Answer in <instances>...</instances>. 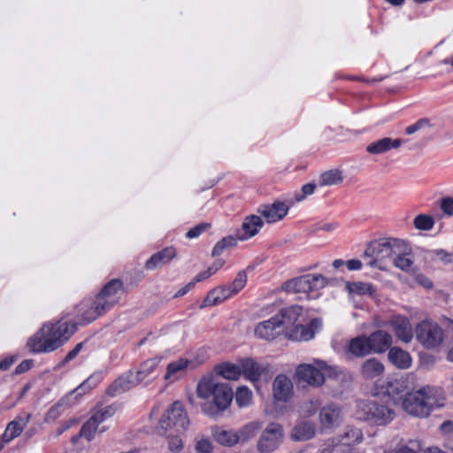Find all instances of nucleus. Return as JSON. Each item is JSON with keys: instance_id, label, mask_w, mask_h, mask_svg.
<instances>
[{"instance_id": "32", "label": "nucleus", "mask_w": 453, "mask_h": 453, "mask_svg": "<svg viewBox=\"0 0 453 453\" xmlns=\"http://www.w3.org/2000/svg\"><path fill=\"white\" fill-rule=\"evenodd\" d=\"M367 339L372 353H383L388 349L392 344L391 335L382 330L373 332Z\"/></svg>"}, {"instance_id": "39", "label": "nucleus", "mask_w": 453, "mask_h": 453, "mask_svg": "<svg viewBox=\"0 0 453 453\" xmlns=\"http://www.w3.org/2000/svg\"><path fill=\"white\" fill-rule=\"evenodd\" d=\"M389 361L399 369H408L411 365V357L409 352L398 348H391L388 351Z\"/></svg>"}, {"instance_id": "51", "label": "nucleus", "mask_w": 453, "mask_h": 453, "mask_svg": "<svg viewBox=\"0 0 453 453\" xmlns=\"http://www.w3.org/2000/svg\"><path fill=\"white\" fill-rule=\"evenodd\" d=\"M414 226L418 230H431L434 225V220L431 216L419 214L414 219Z\"/></svg>"}, {"instance_id": "6", "label": "nucleus", "mask_w": 453, "mask_h": 453, "mask_svg": "<svg viewBox=\"0 0 453 453\" xmlns=\"http://www.w3.org/2000/svg\"><path fill=\"white\" fill-rule=\"evenodd\" d=\"M326 284V278L321 274H306L287 281L284 289L289 293H302L309 298H314L317 296L316 293Z\"/></svg>"}, {"instance_id": "48", "label": "nucleus", "mask_w": 453, "mask_h": 453, "mask_svg": "<svg viewBox=\"0 0 453 453\" xmlns=\"http://www.w3.org/2000/svg\"><path fill=\"white\" fill-rule=\"evenodd\" d=\"M319 405L320 403L318 399L305 401L300 406L299 413L303 418L311 417L317 412Z\"/></svg>"}, {"instance_id": "47", "label": "nucleus", "mask_w": 453, "mask_h": 453, "mask_svg": "<svg viewBox=\"0 0 453 453\" xmlns=\"http://www.w3.org/2000/svg\"><path fill=\"white\" fill-rule=\"evenodd\" d=\"M410 251L411 247L409 246V250L406 253H399V255H395L393 258L394 265L403 271L410 272L413 265V261L407 257Z\"/></svg>"}, {"instance_id": "16", "label": "nucleus", "mask_w": 453, "mask_h": 453, "mask_svg": "<svg viewBox=\"0 0 453 453\" xmlns=\"http://www.w3.org/2000/svg\"><path fill=\"white\" fill-rule=\"evenodd\" d=\"M42 327H47L46 334L50 342H55L57 349L76 331L77 324L58 321L56 324H46Z\"/></svg>"}, {"instance_id": "63", "label": "nucleus", "mask_w": 453, "mask_h": 453, "mask_svg": "<svg viewBox=\"0 0 453 453\" xmlns=\"http://www.w3.org/2000/svg\"><path fill=\"white\" fill-rule=\"evenodd\" d=\"M417 281L426 288H431L433 287L432 281L423 274H418L416 277Z\"/></svg>"}, {"instance_id": "15", "label": "nucleus", "mask_w": 453, "mask_h": 453, "mask_svg": "<svg viewBox=\"0 0 453 453\" xmlns=\"http://www.w3.org/2000/svg\"><path fill=\"white\" fill-rule=\"evenodd\" d=\"M99 383V376L92 375L88 377L84 382H82L78 388H75L70 395L66 397L61 399L57 404L52 406L47 413V420L56 419L61 414L63 411V407L67 401H69L72 397H77L78 395H81L88 392L91 388H95Z\"/></svg>"}, {"instance_id": "64", "label": "nucleus", "mask_w": 453, "mask_h": 453, "mask_svg": "<svg viewBox=\"0 0 453 453\" xmlns=\"http://www.w3.org/2000/svg\"><path fill=\"white\" fill-rule=\"evenodd\" d=\"M441 431L443 434H452L453 433V421H450V420L444 421L441 425Z\"/></svg>"}, {"instance_id": "45", "label": "nucleus", "mask_w": 453, "mask_h": 453, "mask_svg": "<svg viewBox=\"0 0 453 453\" xmlns=\"http://www.w3.org/2000/svg\"><path fill=\"white\" fill-rule=\"evenodd\" d=\"M427 257L433 261L442 263L443 265H453V252H448L444 250L428 251Z\"/></svg>"}, {"instance_id": "36", "label": "nucleus", "mask_w": 453, "mask_h": 453, "mask_svg": "<svg viewBox=\"0 0 453 453\" xmlns=\"http://www.w3.org/2000/svg\"><path fill=\"white\" fill-rule=\"evenodd\" d=\"M317 323V320H313L311 326H303L301 323H298L286 331L285 335L287 338L296 342L309 341L314 336V331L311 326Z\"/></svg>"}, {"instance_id": "34", "label": "nucleus", "mask_w": 453, "mask_h": 453, "mask_svg": "<svg viewBox=\"0 0 453 453\" xmlns=\"http://www.w3.org/2000/svg\"><path fill=\"white\" fill-rule=\"evenodd\" d=\"M403 144L401 139H392L390 137H384L371 142L366 147V151L372 155L383 154L389 151L392 149H398Z\"/></svg>"}, {"instance_id": "58", "label": "nucleus", "mask_w": 453, "mask_h": 453, "mask_svg": "<svg viewBox=\"0 0 453 453\" xmlns=\"http://www.w3.org/2000/svg\"><path fill=\"white\" fill-rule=\"evenodd\" d=\"M441 208L447 215L453 216V198L448 197L442 199Z\"/></svg>"}, {"instance_id": "30", "label": "nucleus", "mask_w": 453, "mask_h": 453, "mask_svg": "<svg viewBox=\"0 0 453 453\" xmlns=\"http://www.w3.org/2000/svg\"><path fill=\"white\" fill-rule=\"evenodd\" d=\"M211 433L214 441L223 447H233L239 443L237 431L234 429L216 426L211 428Z\"/></svg>"}, {"instance_id": "27", "label": "nucleus", "mask_w": 453, "mask_h": 453, "mask_svg": "<svg viewBox=\"0 0 453 453\" xmlns=\"http://www.w3.org/2000/svg\"><path fill=\"white\" fill-rule=\"evenodd\" d=\"M302 313V307L298 305H292L290 307L282 309L280 313L275 315L280 320V326L284 334L286 331L296 326Z\"/></svg>"}, {"instance_id": "55", "label": "nucleus", "mask_w": 453, "mask_h": 453, "mask_svg": "<svg viewBox=\"0 0 453 453\" xmlns=\"http://www.w3.org/2000/svg\"><path fill=\"white\" fill-rule=\"evenodd\" d=\"M315 188L316 185L313 183H308L303 185L302 187L301 191L295 194L293 202H301L304 200L307 196H310L314 193Z\"/></svg>"}, {"instance_id": "49", "label": "nucleus", "mask_w": 453, "mask_h": 453, "mask_svg": "<svg viewBox=\"0 0 453 453\" xmlns=\"http://www.w3.org/2000/svg\"><path fill=\"white\" fill-rule=\"evenodd\" d=\"M252 400V392L245 386L238 388L235 394V401L240 407L248 406Z\"/></svg>"}, {"instance_id": "46", "label": "nucleus", "mask_w": 453, "mask_h": 453, "mask_svg": "<svg viewBox=\"0 0 453 453\" xmlns=\"http://www.w3.org/2000/svg\"><path fill=\"white\" fill-rule=\"evenodd\" d=\"M237 236H226L218 242L211 252L212 257L219 256L225 250L234 247L237 244Z\"/></svg>"}, {"instance_id": "18", "label": "nucleus", "mask_w": 453, "mask_h": 453, "mask_svg": "<svg viewBox=\"0 0 453 453\" xmlns=\"http://www.w3.org/2000/svg\"><path fill=\"white\" fill-rule=\"evenodd\" d=\"M401 406L406 413L413 417L421 418L429 417L424 398L421 394L418 393V389L415 391L413 389L407 394L403 399Z\"/></svg>"}, {"instance_id": "28", "label": "nucleus", "mask_w": 453, "mask_h": 453, "mask_svg": "<svg viewBox=\"0 0 453 453\" xmlns=\"http://www.w3.org/2000/svg\"><path fill=\"white\" fill-rule=\"evenodd\" d=\"M190 365L191 361L183 357L169 363L166 366L164 380L170 383L177 381L187 374L188 367Z\"/></svg>"}, {"instance_id": "2", "label": "nucleus", "mask_w": 453, "mask_h": 453, "mask_svg": "<svg viewBox=\"0 0 453 453\" xmlns=\"http://www.w3.org/2000/svg\"><path fill=\"white\" fill-rule=\"evenodd\" d=\"M341 371L338 366L331 365L326 361L315 359L313 364H302L296 368V374L299 380L312 387H319L325 382V376H337Z\"/></svg>"}, {"instance_id": "43", "label": "nucleus", "mask_w": 453, "mask_h": 453, "mask_svg": "<svg viewBox=\"0 0 453 453\" xmlns=\"http://www.w3.org/2000/svg\"><path fill=\"white\" fill-rule=\"evenodd\" d=\"M260 428L261 423L257 421L250 422L243 426L240 430L237 431L239 443L245 442L255 437Z\"/></svg>"}, {"instance_id": "52", "label": "nucleus", "mask_w": 453, "mask_h": 453, "mask_svg": "<svg viewBox=\"0 0 453 453\" xmlns=\"http://www.w3.org/2000/svg\"><path fill=\"white\" fill-rule=\"evenodd\" d=\"M179 434L175 432H168L167 434H164L168 438V448L173 452H180L183 449V443Z\"/></svg>"}, {"instance_id": "35", "label": "nucleus", "mask_w": 453, "mask_h": 453, "mask_svg": "<svg viewBox=\"0 0 453 453\" xmlns=\"http://www.w3.org/2000/svg\"><path fill=\"white\" fill-rule=\"evenodd\" d=\"M316 426L311 421H300L292 429L291 439L296 441L311 440L315 436Z\"/></svg>"}, {"instance_id": "19", "label": "nucleus", "mask_w": 453, "mask_h": 453, "mask_svg": "<svg viewBox=\"0 0 453 453\" xmlns=\"http://www.w3.org/2000/svg\"><path fill=\"white\" fill-rule=\"evenodd\" d=\"M294 202L288 201V203L275 201L271 204H262L257 208V212L260 213L267 223H275L281 220L286 217L290 206Z\"/></svg>"}, {"instance_id": "17", "label": "nucleus", "mask_w": 453, "mask_h": 453, "mask_svg": "<svg viewBox=\"0 0 453 453\" xmlns=\"http://www.w3.org/2000/svg\"><path fill=\"white\" fill-rule=\"evenodd\" d=\"M242 372L244 377L257 382L261 379H268L272 376V367L266 363H259L252 358L242 359Z\"/></svg>"}, {"instance_id": "25", "label": "nucleus", "mask_w": 453, "mask_h": 453, "mask_svg": "<svg viewBox=\"0 0 453 453\" xmlns=\"http://www.w3.org/2000/svg\"><path fill=\"white\" fill-rule=\"evenodd\" d=\"M47 327H42L27 341V347L32 352H51L56 349L55 342H50L46 334Z\"/></svg>"}, {"instance_id": "57", "label": "nucleus", "mask_w": 453, "mask_h": 453, "mask_svg": "<svg viewBox=\"0 0 453 453\" xmlns=\"http://www.w3.org/2000/svg\"><path fill=\"white\" fill-rule=\"evenodd\" d=\"M213 446L209 439H199L196 444V453H211Z\"/></svg>"}, {"instance_id": "22", "label": "nucleus", "mask_w": 453, "mask_h": 453, "mask_svg": "<svg viewBox=\"0 0 453 453\" xmlns=\"http://www.w3.org/2000/svg\"><path fill=\"white\" fill-rule=\"evenodd\" d=\"M254 332L257 338L265 341H272L280 334H283L280 326V320L278 318H275V316L258 323Z\"/></svg>"}, {"instance_id": "12", "label": "nucleus", "mask_w": 453, "mask_h": 453, "mask_svg": "<svg viewBox=\"0 0 453 453\" xmlns=\"http://www.w3.org/2000/svg\"><path fill=\"white\" fill-rule=\"evenodd\" d=\"M415 388V377L408 374L399 379H395L388 382L386 386V394L395 403L400 402L410 394Z\"/></svg>"}, {"instance_id": "38", "label": "nucleus", "mask_w": 453, "mask_h": 453, "mask_svg": "<svg viewBox=\"0 0 453 453\" xmlns=\"http://www.w3.org/2000/svg\"><path fill=\"white\" fill-rule=\"evenodd\" d=\"M347 351L356 357H362L372 353L369 342L365 336H357L349 341Z\"/></svg>"}, {"instance_id": "40", "label": "nucleus", "mask_w": 453, "mask_h": 453, "mask_svg": "<svg viewBox=\"0 0 453 453\" xmlns=\"http://www.w3.org/2000/svg\"><path fill=\"white\" fill-rule=\"evenodd\" d=\"M161 360L162 357H155L141 364L139 369L134 372L140 383L154 374Z\"/></svg>"}, {"instance_id": "59", "label": "nucleus", "mask_w": 453, "mask_h": 453, "mask_svg": "<svg viewBox=\"0 0 453 453\" xmlns=\"http://www.w3.org/2000/svg\"><path fill=\"white\" fill-rule=\"evenodd\" d=\"M81 348H82V343L77 344L72 350H70L67 353L64 361L66 363V362H69L72 359H73L78 355V353L81 351Z\"/></svg>"}, {"instance_id": "42", "label": "nucleus", "mask_w": 453, "mask_h": 453, "mask_svg": "<svg viewBox=\"0 0 453 453\" xmlns=\"http://www.w3.org/2000/svg\"><path fill=\"white\" fill-rule=\"evenodd\" d=\"M342 173L338 169H332L320 174L319 184L320 186H334L342 182Z\"/></svg>"}, {"instance_id": "20", "label": "nucleus", "mask_w": 453, "mask_h": 453, "mask_svg": "<svg viewBox=\"0 0 453 453\" xmlns=\"http://www.w3.org/2000/svg\"><path fill=\"white\" fill-rule=\"evenodd\" d=\"M342 411L340 406L330 403L323 406L319 412V422L321 429H332L342 421Z\"/></svg>"}, {"instance_id": "11", "label": "nucleus", "mask_w": 453, "mask_h": 453, "mask_svg": "<svg viewBox=\"0 0 453 453\" xmlns=\"http://www.w3.org/2000/svg\"><path fill=\"white\" fill-rule=\"evenodd\" d=\"M282 438V426L279 424L272 423L263 431L257 442V450L261 453H271L278 448Z\"/></svg>"}, {"instance_id": "60", "label": "nucleus", "mask_w": 453, "mask_h": 453, "mask_svg": "<svg viewBox=\"0 0 453 453\" xmlns=\"http://www.w3.org/2000/svg\"><path fill=\"white\" fill-rule=\"evenodd\" d=\"M346 265L349 271H357L362 268V262L358 259H350L346 262Z\"/></svg>"}, {"instance_id": "62", "label": "nucleus", "mask_w": 453, "mask_h": 453, "mask_svg": "<svg viewBox=\"0 0 453 453\" xmlns=\"http://www.w3.org/2000/svg\"><path fill=\"white\" fill-rule=\"evenodd\" d=\"M394 453H418V452L416 448H413L409 445H401L394 450Z\"/></svg>"}, {"instance_id": "13", "label": "nucleus", "mask_w": 453, "mask_h": 453, "mask_svg": "<svg viewBox=\"0 0 453 453\" xmlns=\"http://www.w3.org/2000/svg\"><path fill=\"white\" fill-rule=\"evenodd\" d=\"M124 294L123 282L120 280L113 279L107 282L96 296L109 311L119 303Z\"/></svg>"}, {"instance_id": "21", "label": "nucleus", "mask_w": 453, "mask_h": 453, "mask_svg": "<svg viewBox=\"0 0 453 453\" xmlns=\"http://www.w3.org/2000/svg\"><path fill=\"white\" fill-rule=\"evenodd\" d=\"M294 394L291 380L284 375H278L273 382V396L275 402L287 403Z\"/></svg>"}, {"instance_id": "3", "label": "nucleus", "mask_w": 453, "mask_h": 453, "mask_svg": "<svg viewBox=\"0 0 453 453\" xmlns=\"http://www.w3.org/2000/svg\"><path fill=\"white\" fill-rule=\"evenodd\" d=\"M197 395L201 399L213 398L218 411L226 410L233 400L232 389L224 383H218L212 378H203L196 388Z\"/></svg>"}, {"instance_id": "5", "label": "nucleus", "mask_w": 453, "mask_h": 453, "mask_svg": "<svg viewBox=\"0 0 453 453\" xmlns=\"http://www.w3.org/2000/svg\"><path fill=\"white\" fill-rule=\"evenodd\" d=\"M357 418L367 421L375 426H386L395 416V411L389 407L374 401H361L357 403Z\"/></svg>"}, {"instance_id": "61", "label": "nucleus", "mask_w": 453, "mask_h": 453, "mask_svg": "<svg viewBox=\"0 0 453 453\" xmlns=\"http://www.w3.org/2000/svg\"><path fill=\"white\" fill-rule=\"evenodd\" d=\"M32 366V361L24 360L15 369L16 373H22L28 371Z\"/></svg>"}, {"instance_id": "41", "label": "nucleus", "mask_w": 453, "mask_h": 453, "mask_svg": "<svg viewBox=\"0 0 453 453\" xmlns=\"http://www.w3.org/2000/svg\"><path fill=\"white\" fill-rule=\"evenodd\" d=\"M217 371L223 378L230 380H236L240 378L242 372V360L238 364L225 363L218 366Z\"/></svg>"}, {"instance_id": "26", "label": "nucleus", "mask_w": 453, "mask_h": 453, "mask_svg": "<svg viewBox=\"0 0 453 453\" xmlns=\"http://www.w3.org/2000/svg\"><path fill=\"white\" fill-rule=\"evenodd\" d=\"M139 380L133 371H129L119 377L107 389L108 395L116 396L139 384Z\"/></svg>"}, {"instance_id": "31", "label": "nucleus", "mask_w": 453, "mask_h": 453, "mask_svg": "<svg viewBox=\"0 0 453 453\" xmlns=\"http://www.w3.org/2000/svg\"><path fill=\"white\" fill-rule=\"evenodd\" d=\"M176 250L173 247H166L160 251L154 253L145 263V269L153 271L162 265L168 264L176 257Z\"/></svg>"}, {"instance_id": "53", "label": "nucleus", "mask_w": 453, "mask_h": 453, "mask_svg": "<svg viewBox=\"0 0 453 453\" xmlns=\"http://www.w3.org/2000/svg\"><path fill=\"white\" fill-rule=\"evenodd\" d=\"M247 275L245 272H239L234 281L228 286L233 295L239 293L246 285Z\"/></svg>"}, {"instance_id": "33", "label": "nucleus", "mask_w": 453, "mask_h": 453, "mask_svg": "<svg viewBox=\"0 0 453 453\" xmlns=\"http://www.w3.org/2000/svg\"><path fill=\"white\" fill-rule=\"evenodd\" d=\"M384 365L375 357L364 361L360 366V374L364 380H375L384 373Z\"/></svg>"}, {"instance_id": "29", "label": "nucleus", "mask_w": 453, "mask_h": 453, "mask_svg": "<svg viewBox=\"0 0 453 453\" xmlns=\"http://www.w3.org/2000/svg\"><path fill=\"white\" fill-rule=\"evenodd\" d=\"M30 418H31L30 413H23V414L16 417L15 419L11 421L7 425L5 430L1 437L4 439V441H6V443L10 442L11 441H12L16 437H18L22 433L24 428L28 424Z\"/></svg>"}, {"instance_id": "37", "label": "nucleus", "mask_w": 453, "mask_h": 453, "mask_svg": "<svg viewBox=\"0 0 453 453\" xmlns=\"http://www.w3.org/2000/svg\"><path fill=\"white\" fill-rule=\"evenodd\" d=\"M232 296L234 295L228 286H220L211 290L207 294L203 303L201 304V308L219 304Z\"/></svg>"}, {"instance_id": "1", "label": "nucleus", "mask_w": 453, "mask_h": 453, "mask_svg": "<svg viewBox=\"0 0 453 453\" xmlns=\"http://www.w3.org/2000/svg\"><path fill=\"white\" fill-rule=\"evenodd\" d=\"M409 244L403 240L385 238L371 243L365 250V264L373 268L384 269L387 262L393 260L395 255L406 253Z\"/></svg>"}, {"instance_id": "7", "label": "nucleus", "mask_w": 453, "mask_h": 453, "mask_svg": "<svg viewBox=\"0 0 453 453\" xmlns=\"http://www.w3.org/2000/svg\"><path fill=\"white\" fill-rule=\"evenodd\" d=\"M416 338L423 347L434 349L442 343L444 333L437 323L425 319L416 326Z\"/></svg>"}, {"instance_id": "4", "label": "nucleus", "mask_w": 453, "mask_h": 453, "mask_svg": "<svg viewBox=\"0 0 453 453\" xmlns=\"http://www.w3.org/2000/svg\"><path fill=\"white\" fill-rule=\"evenodd\" d=\"M189 426V418L182 403L175 401L165 411L159 420L157 431L159 434H167L168 432L181 434Z\"/></svg>"}, {"instance_id": "44", "label": "nucleus", "mask_w": 453, "mask_h": 453, "mask_svg": "<svg viewBox=\"0 0 453 453\" xmlns=\"http://www.w3.org/2000/svg\"><path fill=\"white\" fill-rule=\"evenodd\" d=\"M346 289L349 291L351 295H357V296H372L374 292L373 287L367 282H361V281H356V282H347Z\"/></svg>"}, {"instance_id": "23", "label": "nucleus", "mask_w": 453, "mask_h": 453, "mask_svg": "<svg viewBox=\"0 0 453 453\" xmlns=\"http://www.w3.org/2000/svg\"><path fill=\"white\" fill-rule=\"evenodd\" d=\"M264 225L263 219L257 215H249L244 219L241 228L236 232L239 241H246L258 234Z\"/></svg>"}, {"instance_id": "9", "label": "nucleus", "mask_w": 453, "mask_h": 453, "mask_svg": "<svg viewBox=\"0 0 453 453\" xmlns=\"http://www.w3.org/2000/svg\"><path fill=\"white\" fill-rule=\"evenodd\" d=\"M107 311L97 296L94 299H84L76 306L77 324H90Z\"/></svg>"}, {"instance_id": "24", "label": "nucleus", "mask_w": 453, "mask_h": 453, "mask_svg": "<svg viewBox=\"0 0 453 453\" xmlns=\"http://www.w3.org/2000/svg\"><path fill=\"white\" fill-rule=\"evenodd\" d=\"M396 337L404 343H409L413 338L412 327L410 320L403 316H394L388 321Z\"/></svg>"}, {"instance_id": "54", "label": "nucleus", "mask_w": 453, "mask_h": 453, "mask_svg": "<svg viewBox=\"0 0 453 453\" xmlns=\"http://www.w3.org/2000/svg\"><path fill=\"white\" fill-rule=\"evenodd\" d=\"M223 265L222 261H217L204 272L198 273L194 279L195 282L202 281L214 274Z\"/></svg>"}, {"instance_id": "14", "label": "nucleus", "mask_w": 453, "mask_h": 453, "mask_svg": "<svg viewBox=\"0 0 453 453\" xmlns=\"http://www.w3.org/2000/svg\"><path fill=\"white\" fill-rule=\"evenodd\" d=\"M418 393L422 395L429 415L434 410L441 409L446 405L447 397L441 387L426 385L419 388Z\"/></svg>"}, {"instance_id": "8", "label": "nucleus", "mask_w": 453, "mask_h": 453, "mask_svg": "<svg viewBox=\"0 0 453 453\" xmlns=\"http://www.w3.org/2000/svg\"><path fill=\"white\" fill-rule=\"evenodd\" d=\"M115 413V409L112 406L104 407L96 413H94L88 420L82 426L80 436L85 438L87 441L94 439L96 434L104 433L107 428L101 425L109 418L112 417Z\"/></svg>"}, {"instance_id": "56", "label": "nucleus", "mask_w": 453, "mask_h": 453, "mask_svg": "<svg viewBox=\"0 0 453 453\" xmlns=\"http://www.w3.org/2000/svg\"><path fill=\"white\" fill-rule=\"evenodd\" d=\"M210 227L211 225L209 223H200L197 226L189 229L186 233V237L188 239L197 238Z\"/></svg>"}, {"instance_id": "50", "label": "nucleus", "mask_w": 453, "mask_h": 453, "mask_svg": "<svg viewBox=\"0 0 453 453\" xmlns=\"http://www.w3.org/2000/svg\"><path fill=\"white\" fill-rule=\"evenodd\" d=\"M434 127V125L431 122L430 119L421 118L418 119L414 124L408 126L405 128L404 133L407 135H411L423 128H433Z\"/></svg>"}, {"instance_id": "10", "label": "nucleus", "mask_w": 453, "mask_h": 453, "mask_svg": "<svg viewBox=\"0 0 453 453\" xmlns=\"http://www.w3.org/2000/svg\"><path fill=\"white\" fill-rule=\"evenodd\" d=\"M363 433L360 429L347 426L344 431L335 437L326 441L327 445L340 449V453L356 452L349 446L361 442Z\"/></svg>"}]
</instances>
